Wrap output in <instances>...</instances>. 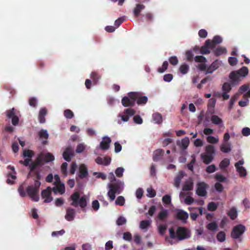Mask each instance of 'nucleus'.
<instances>
[{"label": "nucleus", "mask_w": 250, "mask_h": 250, "mask_svg": "<svg viewBox=\"0 0 250 250\" xmlns=\"http://www.w3.org/2000/svg\"><path fill=\"white\" fill-rule=\"evenodd\" d=\"M42 157H36L35 161L32 160V157H28L23 162L21 161L20 162L23 163L25 166H29L30 172V174L34 173L35 176L34 184L28 186L26 188V192L24 190V184H22L18 188V192L20 196L24 197L27 195L33 201L38 202L39 200V188L41 186L40 180L41 176L38 171L35 170L39 166H41L42 163Z\"/></svg>", "instance_id": "nucleus-1"}, {"label": "nucleus", "mask_w": 250, "mask_h": 250, "mask_svg": "<svg viewBox=\"0 0 250 250\" xmlns=\"http://www.w3.org/2000/svg\"><path fill=\"white\" fill-rule=\"evenodd\" d=\"M249 69L246 66H243L240 69L231 72L229 75V83H225L222 86L224 92H229L231 89V86L238 85L242 80L247 76Z\"/></svg>", "instance_id": "nucleus-2"}, {"label": "nucleus", "mask_w": 250, "mask_h": 250, "mask_svg": "<svg viewBox=\"0 0 250 250\" xmlns=\"http://www.w3.org/2000/svg\"><path fill=\"white\" fill-rule=\"evenodd\" d=\"M111 183L108 184L109 188L107 195L111 201H113L115 198L116 194H120L123 190L124 183L119 180H117L113 174L111 178Z\"/></svg>", "instance_id": "nucleus-3"}, {"label": "nucleus", "mask_w": 250, "mask_h": 250, "mask_svg": "<svg viewBox=\"0 0 250 250\" xmlns=\"http://www.w3.org/2000/svg\"><path fill=\"white\" fill-rule=\"evenodd\" d=\"M169 237L173 239L181 241L188 239L190 237V232L187 228L183 227H178L175 231L173 228L169 229Z\"/></svg>", "instance_id": "nucleus-4"}, {"label": "nucleus", "mask_w": 250, "mask_h": 250, "mask_svg": "<svg viewBox=\"0 0 250 250\" xmlns=\"http://www.w3.org/2000/svg\"><path fill=\"white\" fill-rule=\"evenodd\" d=\"M72 200L71 205L77 207L79 206L84 210L85 207L87 206V200L85 196H83L80 198V194L78 192H75L72 194L70 197Z\"/></svg>", "instance_id": "nucleus-5"}, {"label": "nucleus", "mask_w": 250, "mask_h": 250, "mask_svg": "<svg viewBox=\"0 0 250 250\" xmlns=\"http://www.w3.org/2000/svg\"><path fill=\"white\" fill-rule=\"evenodd\" d=\"M128 95L132 99L135 100L138 105H144L147 102V97L145 96H143L142 93L141 92H130L128 93Z\"/></svg>", "instance_id": "nucleus-6"}, {"label": "nucleus", "mask_w": 250, "mask_h": 250, "mask_svg": "<svg viewBox=\"0 0 250 250\" xmlns=\"http://www.w3.org/2000/svg\"><path fill=\"white\" fill-rule=\"evenodd\" d=\"M246 227L241 224L233 227L231 232V237L234 239L239 238L245 231Z\"/></svg>", "instance_id": "nucleus-7"}, {"label": "nucleus", "mask_w": 250, "mask_h": 250, "mask_svg": "<svg viewBox=\"0 0 250 250\" xmlns=\"http://www.w3.org/2000/svg\"><path fill=\"white\" fill-rule=\"evenodd\" d=\"M7 118L11 119L12 124L14 125H17L19 122V118L17 116V110L14 107L11 109L7 110L5 112Z\"/></svg>", "instance_id": "nucleus-8"}, {"label": "nucleus", "mask_w": 250, "mask_h": 250, "mask_svg": "<svg viewBox=\"0 0 250 250\" xmlns=\"http://www.w3.org/2000/svg\"><path fill=\"white\" fill-rule=\"evenodd\" d=\"M136 111L134 109L130 108H128L125 109L124 114H119V117L121 118L123 122H127L130 117L133 116L135 114Z\"/></svg>", "instance_id": "nucleus-9"}, {"label": "nucleus", "mask_w": 250, "mask_h": 250, "mask_svg": "<svg viewBox=\"0 0 250 250\" xmlns=\"http://www.w3.org/2000/svg\"><path fill=\"white\" fill-rule=\"evenodd\" d=\"M207 187L208 185L204 182L198 183L196 191V194L201 197L206 196L207 193L206 191Z\"/></svg>", "instance_id": "nucleus-10"}, {"label": "nucleus", "mask_w": 250, "mask_h": 250, "mask_svg": "<svg viewBox=\"0 0 250 250\" xmlns=\"http://www.w3.org/2000/svg\"><path fill=\"white\" fill-rule=\"evenodd\" d=\"M51 188L48 187L42 191L41 195L42 198L44 199V202L50 203L52 201L53 198L51 196Z\"/></svg>", "instance_id": "nucleus-11"}, {"label": "nucleus", "mask_w": 250, "mask_h": 250, "mask_svg": "<svg viewBox=\"0 0 250 250\" xmlns=\"http://www.w3.org/2000/svg\"><path fill=\"white\" fill-rule=\"evenodd\" d=\"M111 139L108 136H104L100 144V148L102 150H108L109 148Z\"/></svg>", "instance_id": "nucleus-12"}, {"label": "nucleus", "mask_w": 250, "mask_h": 250, "mask_svg": "<svg viewBox=\"0 0 250 250\" xmlns=\"http://www.w3.org/2000/svg\"><path fill=\"white\" fill-rule=\"evenodd\" d=\"M121 103L125 107H132L135 105V101L128 95V96H125L122 98Z\"/></svg>", "instance_id": "nucleus-13"}, {"label": "nucleus", "mask_w": 250, "mask_h": 250, "mask_svg": "<svg viewBox=\"0 0 250 250\" xmlns=\"http://www.w3.org/2000/svg\"><path fill=\"white\" fill-rule=\"evenodd\" d=\"M7 168L10 169L12 171L8 173L7 175V183L8 184H14V180L16 179V176L15 175L16 172L15 171V168L13 166H8L7 167Z\"/></svg>", "instance_id": "nucleus-14"}, {"label": "nucleus", "mask_w": 250, "mask_h": 250, "mask_svg": "<svg viewBox=\"0 0 250 250\" xmlns=\"http://www.w3.org/2000/svg\"><path fill=\"white\" fill-rule=\"evenodd\" d=\"M220 64L221 62L219 61L218 60H215L208 67L205 74H207L208 73H212L213 71L219 68Z\"/></svg>", "instance_id": "nucleus-15"}, {"label": "nucleus", "mask_w": 250, "mask_h": 250, "mask_svg": "<svg viewBox=\"0 0 250 250\" xmlns=\"http://www.w3.org/2000/svg\"><path fill=\"white\" fill-rule=\"evenodd\" d=\"M222 42V38L220 36H215L212 40H207L206 41L207 44L209 45H212L213 48H215L217 44H220Z\"/></svg>", "instance_id": "nucleus-16"}, {"label": "nucleus", "mask_w": 250, "mask_h": 250, "mask_svg": "<svg viewBox=\"0 0 250 250\" xmlns=\"http://www.w3.org/2000/svg\"><path fill=\"white\" fill-rule=\"evenodd\" d=\"M88 176V170L86 166L82 164L79 167L78 176L81 179L86 178Z\"/></svg>", "instance_id": "nucleus-17"}, {"label": "nucleus", "mask_w": 250, "mask_h": 250, "mask_svg": "<svg viewBox=\"0 0 250 250\" xmlns=\"http://www.w3.org/2000/svg\"><path fill=\"white\" fill-rule=\"evenodd\" d=\"M75 209L68 208L66 209V213L65 215V219L68 221H73L75 218Z\"/></svg>", "instance_id": "nucleus-18"}, {"label": "nucleus", "mask_w": 250, "mask_h": 250, "mask_svg": "<svg viewBox=\"0 0 250 250\" xmlns=\"http://www.w3.org/2000/svg\"><path fill=\"white\" fill-rule=\"evenodd\" d=\"M188 217V213L183 210H179L176 214L177 219L182 221L183 223H186L187 222V220Z\"/></svg>", "instance_id": "nucleus-19"}, {"label": "nucleus", "mask_w": 250, "mask_h": 250, "mask_svg": "<svg viewBox=\"0 0 250 250\" xmlns=\"http://www.w3.org/2000/svg\"><path fill=\"white\" fill-rule=\"evenodd\" d=\"M95 162L99 165L108 166L111 162L110 157H97Z\"/></svg>", "instance_id": "nucleus-20"}, {"label": "nucleus", "mask_w": 250, "mask_h": 250, "mask_svg": "<svg viewBox=\"0 0 250 250\" xmlns=\"http://www.w3.org/2000/svg\"><path fill=\"white\" fill-rule=\"evenodd\" d=\"M189 144V140L188 138L185 137L183 138L181 141H178L177 144L183 150L187 148Z\"/></svg>", "instance_id": "nucleus-21"}, {"label": "nucleus", "mask_w": 250, "mask_h": 250, "mask_svg": "<svg viewBox=\"0 0 250 250\" xmlns=\"http://www.w3.org/2000/svg\"><path fill=\"white\" fill-rule=\"evenodd\" d=\"M185 173L183 171H180L174 179V186L176 188H179L180 185L181 181L184 177Z\"/></svg>", "instance_id": "nucleus-22"}, {"label": "nucleus", "mask_w": 250, "mask_h": 250, "mask_svg": "<svg viewBox=\"0 0 250 250\" xmlns=\"http://www.w3.org/2000/svg\"><path fill=\"white\" fill-rule=\"evenodd\" d=\"M205 151L207 155L202 154L200 156H212V155L215 153V148L213 146L208 145L206 146Z\"/></svg>", "instance_id": "nucleus-23"}, {"label": "nucleus", "mask_w": 250, "mask_h": 250, "mask_svg": "<svg viewBox=\"0 0 250 250\" xmlns=\"http://www.w3.org/2000/svg\"><path fill=\"white\" fill-rule=\"evenodd\" d=\"M56 186L52 188L53 191L56 193L57 191H58L61 194H62L65 192V188L63 184L59 183L55 185Z\"/></svg>", "instance_id": "nucleus-24"}, {"label": "nucleus", "mask_w": 250, "mask_h": 250, "mask_svg": "<svg viewBox=\"0 0 250 250\" xmlns=\"http://www.w3.org/2000/svg\"><path fill=\"white\" fill-rule=\"evenodd\" d=\"M210 120L213 124L219 125L220 127L222 126L223 121L218 116L215 115L211 116Z\"/></svg>", "instance_id": "nucleus-25"}, {"label": "nucleus", "mask_w": 250, "mask_h": 250, "mask_svg": "<svg viewBox=\"0 0 250 250\" xmlns=\"http://www.w3.org/2000/svg\"><path fill=\"white\" fill-rule=\"evenodd\" d=\"M47 114V109L45 108H41L39 112V120L42 124L45 123V116Z\"/></svg>", "instance_id": "nucleus-26"}, {"label": "nucleus", "mask_w": 250, "mask_h": 250, "mask_svg": "<svg viewBox=\"0 0 250 250\" xmlns=\"http://www.w3.org/2000/svg\"><path fill=\"white\" fill-rule=\"evenodd\" d=\"M210 49H212L214 48L212 45H208L206 41L205 45L200 48V53L202 54H208L210 53Z\"/></svg>", "instance_id": "nucleus-27"}, {"label": "nucleus", "mask_w": 250, "mask_h": 250, "mask_svg": "<svg viewBox=\"0 0 250 250\" xmlns=\"http://www.w3.org/2000/svg\"><path fill=\"white\" fill-rule=\"evenodd\" d=\"M220 150L224 153H228L231 150L230 144L228 142H223L220 146Z\"/></svg>", "instance_id": "nucleus-28"}, {"label": "nucleus", "mask_w": 250, "mask_h": 250, "mask_svg": "<svg viewBox=\"0 0 250 250\" xmlns=\"http://www.w3.org/2000/svg\"><path fill=\"white\" fill-rule=\"evenodd\" d=\"M74 150L71 146L67 147L62 153V156H74Z\"/></svg>", "instance_id": "nucleus-29"}, {"label": "nucleus", "mask_w": 250, "mask_h": 250, "mask_svg": "<svg viewBox=\"0 0 250 250\" xmlns=\"http://www.w3.org/2000/svg\"><path fill=\"white\" fill-rule=\"evenodd\" d=\"M227 214L231 220H233L235 219L237 217L236 209L234 207L231 208L227 213Z\"/></svg>", "instance_id": "nucleus-30"}, {"label": "nucleus", "mask_w": 250, "mask_h": 250, "mask_svg": "<svg viewBox=\"0 0 250 250\" xmlns=\"http://www.w3.org/2000/svg\"><path fill=\"white\" fill-rule=\"evenodd\" d=\"M227 52L225 47L219 46L213 50L214 54L216 56H219Z\"/></svg>", "instance_id": "nucleus-31"}, {"label": "nucleus", "mask_w": 250, "mask_h": 250, "mask_svg": "<svg viewBox=\"0 0 250 250\" xmlns=\"http://www.w3.org/2000/svg\"><path fill=\"white\" fill-rule=\"evenodd\" d=\"M152 119L156 124H160L162 123V116L160 113H154L152 115Z\"/></svg>", "instance_id": "nucleus-32"}, {"label": "nucleus", "mask_w": 250, "mask_h": 250, "mask_svg": "<svg viewBox=\"0 0 250 250\" xmlns=\"http://www.w3.org/2000/svg\"><path fill=\"white\" fill-rule=\"evenodd\" d=\"M167 216L168 211L166 209H163L159 213L157 218L160 221H164Z\"/></svg>", "instance_id": "nucleus-33"}, {"label": "nucleus", "mask_w": 250, "mask_h": 250, "mask_svg": "<svg viewBox=\"0 0 250 250\" xmlns=\"http://www.w3.org/2000/svg\"><path fill=\"white\" fill-rule=\"evenodd\" d=\"M145 8V6L143 4H137L136 7L134 8V11H133L134 14L135 16L138 17L141 11L142 10L144 9Z\"/></svg>", "instance_id": "nucleus-34"}, {"label": "nucleus", "mask_w": 250, "mask_h": 250, "mask_svg": "<svg viewBox=\"0 0 250 250\" xmlns=\"http://www.w3.org/2000/svg\"><path fill=\"white\" fill-rule=\"evenodd\" d=\"M207 229L211 231H216L218 228L217 224L215 222L208 223L206 226Z\"/></svg>", "instance_id": "nucleus-35"}, {"label": "nucleus", "mask_w": 250, "mask_h": 250, "mask_svg": "<svg viewBox=\"0 0 250 250\" xmlns=\"http://www.w3.org/2000/svg\"><path fill=\"white\" fill-rule=\"evenodd\" d=\"M235 168L236 171L239 173L240 177H245L247 176V172L244 167H237Z\"/></svg>", "instance_id": "nucleus-36"}, {"label": "nucleus", "mask_w": 250, "mask_h": 250, "mask_svg": "<svg viewBox=\"0 0 250 250\" xmlns=\"http://www.w3.org/2000/svg\"><path fill=\"white\" fill-rule=\"evenodd\" d=\"M193 183L191 182L186 181L183 186L182 190L184 191H190L193 189Z\"/></svg>", "instance_id": "nucleus-37"}, {"label": "nucleus", "mask_w": 250, "mask_h": 250, "mask_svg": "<svg viewBox=\"0 0 250 250\" xmlns=\"http://www.w3.org/2000/svg\"><path fill=\"white\" fill-rule=\"evenodd\" d=\"M86 147V146L84 143L79 144L76 149L77 153H81L84 151Z\"/></svg>", "instance_id": "nucleus-38"}, {"label": "nucleus", "mask_w": 250, "mask_h": 250, "mask_svg": "<svg viewBox=\"0 0 250 250\" xmlns=\"http://www.w3.org/2000/svg\"><path fill=\"white\" fill-rule=\"evenodd\" d=\"M90 77L92 79L93 82L96 84L101 78V76L96 72H92L90 74Z\"/></svg>", "instance_id": "nucleus-39"}, {"label": "nucleus", "mask_w": 250, "mask_h": 250, "mask_svg": "<svg viewBox=\"0 0 250 250\" xmlns=\"http://www.w3.org/2000/svg\"><path fill=\"white\" fill-rule=\"evenodd\" d=\"M229 160L227 158H225L221 162L219 165L220 168L221 169H224L229 166Z\"/></svg>", "instance_id": "nucleus-40"}, {"label": "nucleus", "mask_w": 250, "mask_h": 250, "mask_svg": "<svg viewBox=\"0 0 250 250\" xmlns=\"http://www.w3.org/2000/svg\"><path fill=\"white\" fill-rule=\"evenodd\" d=\"M216 238L217 240L220 242L225 241L226 240L225 233L223 231L219 232L216 235Z\"/></svg>", "instance_id": "nucleus-41"}, {"label": "nucleus", "mask_w": 250, "mask_h": 250, "mask_svg": "<svg viewBox=\"0 0 250 250\" xmlns=\"http://www.w3.org/2000/svg\"><path fill=\"white\" fill-rule=\"evenodd\" d=\"M189 66L187 64H182L179 68L180 72L183 74H186L189 70Z\"/></svg>", "instance_id": "nucleus-42"}, {"label": "nucleus", "mask_w": 250, "mask_h": 250, "mask_svg": "<svg viewBox=\"0 0 250 250\" xmlns=\"http://www.w3.org/2000/svg\"><path fill=\"white\" fill-rule=\"evenodd\" d=\"M39 136L40 139H47L49 135L46 130L42 129L39 131Z\"/></svg>", "instance_id": "nucleus-43"}, {"label": "nucleus", "mask_w": 250, "mask_h": 250, "mask_svg": "<svg viewBox=\"0 0 250 250\" xmlns=\"http://www.w3.org/2000/svg\"><path fill=\"white\" fill-rule=\"evenodd\" d=\"M239 97V94H236L233 96H232L230 101L229 103V108L230 109L232 108V106L235 102V101L237 100V99Z\"/></svg>", "instance_id": "nucleus-44"}, {"label": "nucleus", "mask_w": 250, "mask_h": 250, "mask_svg": "<svg viewBox=\"0 0 250 250\" xmlns=\"http://www.w3.org/2000/svg\"><path fill=\"white\" fill-rule=\"evenodd\" d=\"M125 203V199L124 197L122 196H120L117 197V199L115 201V204L117 205H119L122 206L124 205Z\"/></svg>", "instance_id": "nucleus-45"}, {"label": "nucleus", "mask_w": 250, "mask_h": 250, "mask_svg": "<svg viewBox=\"0 0 250 250\" xmlns=\"http://www.w3.org/2000/svg\"><path fill=\"white\" fill-rule=\"evenodd\" d=\"M193 54L192 53V51L191 50H188L186 52V56L187 60L188 62H192L193 60Z\"/></svg>", "instance_id": "nucleus-46"}, {"label": "nucleus", "mask_w": 250, "mask_h": 250, "mask_svg": "<svg viewBox=\"0 0 250 250\" xmlns=\"http://www.w3.org/2000/svg\"><path fill=\"white\" fill-rule=\"evenodd\" d=\"M194 61L197 62L206 63L207 61V59L203 56H196L194 58Z\"/></svg>", "instance_id": "nucleus-47"}, {"label": "nucleus", "mask_w": 250, "mask_h": 250, "mask_svg": "<svg viewBox=\"0 0 250 250\" xmlns=\"http://www.w3.org/2000/svg\"><path fill=\"white\" fill-rule=\"evenodd\" d=\"M168 65V62L167 61H165L163 63V65L161 67H159L158 69V71L159 73H163L165 71L167 68Z\"/></svg>", "instance_id": "nucleus-48"}, {"label": "nucleus", "mask_w": 250, "mask_h": 250, "mask_svg": "<svg viewBox=\"0 0 250 250\" xmlns=\"http://www.w3.org/2000/svg\"><path fill=\"white\" fill-rule=\"evenodd\" d=\"M64 116L67 119H72L74 117V113L71 110L66 109L64 111Z\"/></svg>", "instance_id": "nucleus-49"}, {"label": "nucleus", "mask_w": 250, "mask_h": 250, "mask_svg": "<svg viewBox=\"0 0 250 250\" xmlns=\"http://www.w3.org/2000/svg\"><path fill=\"white\" fill-rule=\"evenodd\" d=\"M150 222L148 220H143L141 221L140 224V227L141 229H146L149 225Z\"/></svg>", "instance_id": "nucleus-50"}, {"label": "nucleus", "mask_w": 250, "mask_h": 250, "mask_svg": "<svg viewBox=\"0 0 250 250\" xmlns=\"http://www.w3.org/2000/svg\"><path fill=\"white\" fill-rule=\"evenodd\" d=\"M207 141L210 144H216L218 142L219 140L212 136H208L207 138Z\"/></svg>", "instance_id": "nucleus-51"}, {"label": "nucleus", "mask_w": 250, "mask_h": 250, "mask_svg": "<svg viewBox=\"0 0 250 250\" xmlns=\"http://www.w3.org/2000/svg\"><path fill=\"white\" fill-rule=\"evenodd\" d=\"M217 208V205L213 202H210L208 205V209L209 211H214Z\"/></svg>", "instance_id": "nucleus-52"}, {"label": "nucleus", "mask_w": 250, "mask_h": 250, "mask_svg": "<svg viewBox=\"0 0 250 250\" xmlns=\"http://www.w3.org/2000/svg\"><path fill=\"white\" fill-rule=\"evenodd\" d=\"M170 63L173 65H176L178 63V59L176 56H172L168 59Z\"/></svg>", "instance_id": "nucleus-53"}, {"label": "nucleus", "mask_w": 250, "mask_h": 250, "mask_svg": "<svg viewBox=\"0 0 250 250\" xmlns=\"http://www.w3.org/2000/svg\"><path fill=\"white\" fill-rule=\"evenodd\" d=\"M229 63L231 66H234L237 64L238 61L236 58L230 57L229 58Z\"/></svg>", "instance_id": "nucleus-54"}, {"label": "nucleus", "mask_w": 250, "mask_h": 250, "mask_svg": "<svg viewBox=\"0 0 250 250\" xmlns=\"http://www.w3.org/2000/svg\"><path fill=\"white\" fill-rule=\"evenodd\" d=\"M147 196L150 198H153L156 195L155 191L152 188H148L147 189Z\"/></svg>", "instance_id": "nucleus-55"}, {"label": "nucleus", "mask_w": 250, "mask_h": 250, "mask_svg": "<svg viewBox=\"0 0 250 250\" xmlns=\"http://www.w3.org/2000/svg\"><path fill=\"white\" fill-rule=\"evenodd\" d=\"M163 202L166 204L168 205L171 203V197L168 195H165L162 198Z\"/></svg>", "instance_id": "nucleus-56"}, {"label": "nucleus", "mask_w": 250, "mask_h": 250, "mask_svg": "<svg viewBox=\"0 0 250 250\" xmlns=\"http://www.w3.org/2000/svg\"><path fill=\"white\" fill-rule=\"evenodd\" d=\"M124 169L123 167H118L115 170V174L118 177H122L123 175Z\"/></svg>", "instance_id": "nucleus-57"}, {"label": "nucleus", "mask_w": 250, "mask_h": 250, "mask_svg": "<svg viewBox=\"0 0 250 250\" xmlns=\"http://www.w3.org/2000/svg\"><path fill=\"white\" fill-rule=\"evenodd\" d=\"M126 220L125 217L120 216L118 218V219L116 221V224L118 226H122V225L125 224L126 223Z\"/></svg>", "instance_id": "nucleus-58"}, {"label": "nucleus", "mask_w": 250, "mask_h": 250, "mask_svg": "<svg viewBox=\"0 0 250 250\" xmlns=\"http://www.w3.org/2000/svg\"><path fill=\"white\" fill-rule=\"evenodd\" d=\"M215 178L217 181L220 182H224L226 180V178L221 174L217 173L215 175Z\"/></svg>", "instance_id": "nucleus-59"}, {"label": "nucleus", "mask_w": 250, "mask_h": 250, "mask_svg": "<svg viewBox=\"0 0 250 250\" xmlns=\"http://www.w3.org/2000/svg\"><path fill=\"white\" fill-rule=\"evenodd\" d=\"M114 151L116 153L120 152L122 150V146L118 142H116L114 143Z\"/></svg>", "instance_id": "nucleus-60"}, {"label": "nucleus", "mask_w": 250, "mask_h": 250, "mask_svg": "<svg viewBox=\"0 0 250 250\" xmlns=\"http://www.w3.org/2000/svg\"><path fill=\"white\" fill-rule=\"evenodd\" d=\"M67 164L66 162L63 163L61 166V171L63 174L66 175L67 174Z\"/></svg>", "instance_id": "nucleus-61"}, {"label": "nucleus", "mask_w": 250, "mask_h": 250, "mask_svg": "<svg viewBox=\"0 0 250 250\" xmlns=\"http://www.w3.org/2000/svg\"><path fill=\"white\" fill-rule=\"evenodd\" d=\"M199 36L202 38H205L207 37L208 32L205 29H201L198 32Z\"/></svg>", "instance_id": "nucleus-62"}, {"label": "nucleus", "mask_w": 250, "mask_h": 250, "mask_svg": "<svg viewBox=\"0 0 250 250\" xmlns=\"http://www.w3.org/2000/svg\"><path fill=\"white\" fill-rule=\"evenodd\" d=\"M197 67L199 70H200V71H206L207 69L208 68L207 67V65L204 62H202L200 64H198V65L197 66Z\"/></svg>", "instance_id": "nucleus-63"}, {"label": "nucleus", "mask_w": 250, "mask_h": 250, "mask_svg": "<svg viewBox=\"0 0 250 250\" xmlns=\"http://www.w3.org/2000/svg\"><path fill=\"white\" fill-rule=\"evenodd\" d=\"M242 134L244 136H248L250 135V128L247 127L243 128L242 130Z\"/></svg>", "instance_id": "nucleus-64"}]
</instances>
